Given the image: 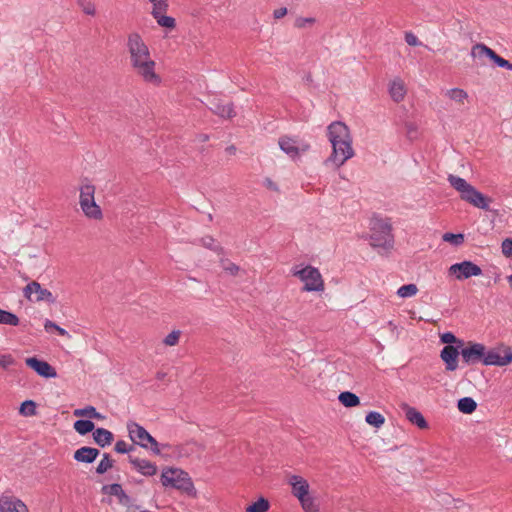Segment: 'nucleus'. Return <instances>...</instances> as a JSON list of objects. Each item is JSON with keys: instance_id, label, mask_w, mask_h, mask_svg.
<instances>
[{"instance_id": "obj_1", "label": "nucleus", "mask_w": 512, "mask_h": 512, "mask_svg": "<svg viewBox=\"0 0 512 512\" xmlns=\"http://www.w3.org/2000/svg\"><path fill=\"white\" fill-rule=\"evenodd\" d=\"M127 50L130 65L135 73L145 82L158 85L161 78L155 72V61L151 58L150 50L141 35L137 32L128 34Z\"/></svg>"}, {"instance_id": "obj_3", "label": "nucleus", "mask_w": 512, "mask_h": 512, "mask_svg": "<svg viewBox=\"0 0 512 512\" xmlns=\"http://www.w3.org/2000/svg\"><path fill=\"white\" fill-rule=\"evenodd\" d=\"M447 180L449 184L459 193L461 200L484 211L490 210V203L492 202V199L482 194L465 179L450 174Z\"/></svg>"}, {"instance_id": "obj_52", "label": "nucleus", "mask_w": 512, "mask_h": 512, "mask_svg": "<svg viewBox=\"0 0 512 512\" xmlns=\"http://www.w3.org/2000/svg\"><path fill=\"white\" fill-rule=\"evenodd\" d=\"M83 11L87 15H94L96 12L94 5L91 3H88L87 6L84 7Z\"/></svg>"}, {"instance_id": "obj_4", "label": "nucleus", "mask_w": 512, "mask_h": 512, "mask_svg": "<svg viewBox=\"0 0 512 512\" xmlns=\"http://www.w3.org/2000/svg\"><path fill=\"white\" fill-rule=\"evenodd\" d=\"M161 483L165 487H172L191 497H196L197 492L192 479L187 472L179 468H165L161 474Z\"/></svg>"}, {"instance_id": "obj_36", "label": "nucleus", "mask_w": 512, "mask_h": 512, "mask_svg": "<svg viewBox=\"0 0 512 512\" xmlns=\"http://www.w3.org/2000/svg\"><path fill=\"white\" fill-rule=\"evenodd\" d=\"M442 240L444 242H448L451 245L458 247L461 246L464 243L465 236L462 233L454 234V233H444L442 236Z\"/></svg>"}, {"instance_id": "obj_35", "label": "nucleus", "mask_w": 512, "mask_h": 512, "mask_svg": "<svg viewBox=\"0 0 512 512\" xmlns=\"http://www.w3.org/2000/svg\"><path fill=\"white\" fill-rule=\"evenodd\" d=\"M152 4L151 15L157 16L159 14H165L168 10V2L167 0H148Z\"/></svg>"}, {"instance_id": "obj_55", "label": "nucleus", "mask_w": 512, "mask_h": 512, "mask_svg": "<svg viewBox=\"0 0 512 512\" xmlns=\"http://www.w3.org/2000/svg\"><path fill=\"white\" fill-rule=\"evenodd\" d=\"M225 151H226L229 155H235V154H236V151H237V148H236L234 145H230V146L226 147Z\"/></svg>"}, {"instance_id": "obj_48", "label": "nucleus", "mask_w": 512, "mask_h": 512, "mask_svg": "<svg viewBox=\"0 0 512 512\" xmlns=\"http://www.w3.org/2000/svg\"><path fill=\"white\" fill-rule=\"evenodd\" d=\"M115 451L118 453H127L130 451L128 444L125 441H117L115 444Z\"/></svg>"}, {"instance_id": "obj_45", "label": "nucleus", "mask_w": 512, "mask_h": 512, "mask_svg": "<svg viewBox=\"0 0 512 512\" xmlns=\"http://www.w3.org/2000/svg\"><path fill=\"white\" fill-rule=\"evenodd\" d=\"M502 253L505 257H512V238H506L501 244Z\"/></svg>"}, {"instance_id": "obj_17", "label": "nucleus", "mask_w": 512, "mask_h": 512, "mask_svg": "<svg viewBox=\"0 0 512 512\" xmlns=\"http://www.w3.org/2000/svg\"><path fill=\"white\" fill-rule=\"evenodd\" d=\"M25 362L28 367L33 369L42 377L50 378L56 377L57 375L55 368L46 361L39 360L36 357H30L27 358Z\"/></svg>"}, {"instance_id": "obj_44", "label": "nucleus", "mask_w": 512, "mask_h": 512, "mask_svg": "<svg viewBox=\"0 0 512 512\" xmlns=\"http://www.w3.org/2000/svg\"><path fill=\"white\" fill-rule=\"evenodd\" d=\"M200 241L204 247L211 249L213 251H219L222 249L221 247L214 245L215 240L212 236H205V237L201 238Z\"/></svg>"}, {"instance_id": "obj_26", "label": "nucleus", "mask_w": 512, "mask_h": 512, "mask_svg": "<svg viewBox=\"0 0 512 512\" xmlns=\"http://www.w3.org/2000/svg\"><path fill=\"white\" fill-rule=\"evenodd\" d=\"M94 441L101 447H105L111 444L113 441V434L104 428H98L93 432Z\"/></svg>"}, {"instance_id": "obj_32", "label": "nucleus", "mask_w": 512, "mask_h": 512, "mask_svg": "<svg viewBox=\"0 0 512 512\" xmlns=\"http://www.w3.org/2000/svg\"><path fill=\"white\" fill-rule=\"evenodd\" d=\"M338 399L345 407H355L360 402L359 397L351 392L340 393Z\"/></svg>"}, {"instance_id": "obj_10", "label": "nucleus", "mask_w": 512, "mask_h": 512, "mask_svg": "<svg viewBox=\"0 0 512 512\" xmlns=\"http://www.w3.org/2000/svg\"><path fill=\"white\" fill-rule=\"evenodd\" d=\"M23 295L27 300L31 302L45 301L47 303L53 304L56 301L52 292L46 288H43L37 281H31L28 283L23 288Z\"/></svg>"}, {"instance_id": "obj_14", "label": "nucleus", "mask_w": 512, "mask_h": 512, "mask_svg": "<svg viewBox=\"0 0 512 512\" xmlns=\"http://www.w3.org/2000/svg\"><path fill=\"white\" fill-rule=\"evenodd\" d=\"M0 512H30L27 505L11 492L0 494Z\"/></svg>"}, {"instance_id": "obj_40", "label": "nucleus", "mask_w": 512, "mask_h": 512, "mask_svg": "<svg viewBox=\"0 0 512 512\" xmlns=\"http://www.w3.org/2000/svg\"><path fill=\"white\" fill-rule=\"evenodd\" d=\"M440 340L442 343L447 345L456 344L455 347H463L464 341L462 339L457 338L452 332L443 333L440 336Z\"/></svg>"}, {"instance_id": "obj_49", "label": "nucleus", "mask_w": 512, "mask_h": 512, "mask_svg": "<svg viewBox=\"0 0 512 512\" xmlns=\"http://www.w3.org/2000/svg\"><path fill=\"white\" fill-rule=\"evenodd\" d=\"M497 65L502 68H507L509 70H512V63H510L508 60L502 58L501 56L498 59Z\"/></svg>"}, {"instance_id": "obj_37", "label": "nucleus", "mask_w": 512, "mask_h": 512, "mask_svg": "<svg viewBox=\"0 0 512 512\" xmlns=\"http://www.w3.org/2000/svg\"><path fill=\"white\" fill-rule=\"evenodd\" d=\"M418 291L419 289L417 285L411 283L401 286L396 293L400 298H408L415 296L418 293Z\"/></svg>"}, {"instance_id": "obj_42", "label": "nucleus", "mask_w": 512, "mask_h": 512, "mask_svg": "<svg viewBox=\"0 0 512 512\" xmlns=\"http://www.w3.org/2000/svg\"><path fill=\"white\" fill-rule=\"evenodd\" d=\"M113 465V461L110 459L108 454H104L102 460L99 462L96 471L99 474L107 472Z\"/></svg>"}, {"instance_id": "obj_41", "label": "nucleus", "mask_w": 512, "mask_h": 512, "mask_svg": "<svg viewBox=\"0 0 512 512\" xmlns=\"http://www.w3.org/2000/svg\"><path fill=\"white\" fill-rule=\"evenodd\" d=\"M221 263H222L223 270L232 276H237L239 274V272L241 271V268L237 264L230 262L227 259L222 260Z\"/></svg>"}, {"instance_id": "obj_54", "label": "nucleus", "mask_w": 512, "mask_h": 512, "mask_svg": "<svg viewBox=\"0 0 512 512\" xmlns=\"http://www.w3.org/2000/svg\"><path fill=\"white\" fill-rule=\"evenodd\" d=\"M12 362V359L10 356H0V365L3 367L10 364Z\"/></svg>"}, {"instance_id": "obj_27", "label": "nucleus", "mask_w": 512, "mask_h": 512, "mask_svg": "<svg viewBox=\"0 0 512 512\" xmlns=\"http://www.w3.org/2000/svg\"><path fill=\"white\" fill-rule=\"evenodd\" d=\"M73 415L75 417H85V418H89V419H104V416H102L100 413H98L93 406H87L85 408L75 409L73 411Z\"/></svg>"}, {"instance_id": "obj_20", "label": "nucleus", "mask_w": 512, "mask_h": 512, "mask_svg": "<svg viewBox=\"0 0 512 512\" xmlns=\"http://www.w3.org/2000/svg\"><path fill=\"white\" fill-rule=\"evenodd\" d=\"M210 110L222 118H232L236 115L232 103L225 104L221 101H213Z\"/></svg>"}, {"instance_id": "obj_5", "label": "nucleus", "mask_w": 512, "mask_h": 512, "mask_svg": "<svg viewBox=\"0 0 512 512\" xmlns=\"http://www.w3.org/2000/svg\"><path fill=\"white\" fill-rule=\"evenodd\" d=\"M79 190V204L84 215L89 219L101 220L103 213L95 201L96 187L86 180L82 183Z\"/></svg>"}, {"instance_id": "obj_39", "label": "nucleus", "mask_w": 512, "mask_h": 512, "mask_svg": "<svg viewBox=\"0 0 512 512\" xmlns=\"http://www.w3.org/2000/svg\"><path fill=\"white\" fill-rule=\"evenodd\" d=\"M157 24L161 27L167 29H174L176 27V20L171 16H166L165 14H159L153 17Z\"/></svg>"}, {"instance_id": "obj_58", "label": "nucleus", "mask_w": 512, "mask_h": 512, "mask_svg": "<svg viewBox=\"0 0 512 512\" xmlns=\"http://www.w3.org/2000/svg\"><path fill=\"white\" fill-rule=\"evenodd\" d=\"M163 376L164 375H159L160 381H162L164 379Z\"/></svg>"}, {"instance_id": "obj_8", "label": "nucleus", "mask_w": 512, "mask_h": 512, "mask_svg": "<svg viewBox=\"0 0 512 512\" xmlns=\"http://www.w3.org/2000/svg\"><path fill=\"white\" fill-rule=\"evenodd\" d=\"M127 427L130 439L135 444H138L144 448L150 447L154 453L160 454L158 442L142 426L132 422L129 423Z\"/></svg>"}, {"instance_id": "obj_47", "label": "nucleus", "mask_w": 512, "mask_h": 512, "mask_svg": "<svg viewBox=\"0 0 512 512\" xmlns=\"http://www.w3.org/2000/svg\"><path fill=\"white\" fill-rule=\"evenodd\" d=\"M405 41L409 46H418L421 44L418 37L412 32L405 33Z\"/></svg>"}, {"instance_id": "obj_34", "label": "nucleus", "mask_w": 512, "mask_h": 512, "mask_svg": "<svg viewBox=\"0 0 512 512\" xmlns=\"http://www.w3.org/2000/svg\"><path fill=\"white\" fill-rule=\"evenodd\" d=\"M19 413H20V415H22L24 417L35 416L36 413H37V411H36V403L34 401H32V400L24 401L20 405Z\"/></svg>"}, {"instance_id": "obj_28", "label": "nucleus", "mask_w": 512, "mask_h": 512, "mask_svg": "<svg viewBox=\"0 0 512 512\" xmlns=\"http://www.w3.org/2000/svg\"><path fill=\"white\" fill-rule=\"evenodd\" d=\"M460 412L464 414H471L477 408V403L470 397L461 398L457 405Z\"/></svg>"}, {"instance_id": "obj_7", "label": "nucleus", "mask_w": 512, "mask_h": 512, "mask_svg": "<svg viewBox=\"0 0 512 512\" xmlns=\"http://www.w3.org/2000/svg\"><path fill=\"white\" fill-rule=\"evenodd\" d=\"M293 276L304 282L303 290L307 292H320L324 290V281L319 270L312 266L293 271Z\"/></svg>"}, {"instance_id": "obj_50", "label": "nucleus", "mask_w": 512, "mask_h": 512, "mask_svg": "<svg viewBox=\"0 0 512 512\" xmlns=\"http://www.w3.org/2000/svg\"><path fill=\"white\" fill-rule=\"evenodd\" d=\"M287 14V8L282 7L279 9H276L273 13L275 19H280L284 17Z\"/></svg>"}, {"instance_id": "obj_16", "label": "nucleus", "mask_w": 512, "mask_h": 512, "mask_svg": "<svg viewBox=\"0 0 512 512\" xmlns=\"http://www.w3.org/2000/svg\"><path fill=\"white\" fill-rule=\"evenodd\" d=\"M461 347L454 345H446L440 352V358L444 362L446 370L455 371L458 368L459 355H461Z\"/></svg>"}, {"instance_id": "obj_12", "label": "nucleus", "mask_w": 512, "mask_h": 512, "mask_svg": "<svg viewBox=\"0 0 512 512\" xmlns=\"http://www.w3.org/2000/svg\"><path fill=\"white\" fill-rule=\"evenodd\" d=\"M278 144L280 149L293 159L299 157L301 153L308 151L310 148L308 143L288 136L280 137Z\"/></svg>"}, {"instance_id": "obj_56", "label": "nucleus", "mask_w": 512, "mask_h": 512, "mask_svg": "<svg viewBox=\"0 0 512 512\" xmlns=\"http://www.w3.org/2000/svg\"><path fill=\"white\" fill-rule=\"evenodd\" d=\"M55 331H57L59 333V335H61V336L69 337L68 332L65 329L61 328L60 326L56 327Z\"/></svg>"}, {"instance_id": "obj_30", "label": "nucleus", "mask_w": 512, "mask_h": 512, "mask_svg": "<svg viewBox=\"0 0 512 512\" xmlns=\"http://www.w3.org/2000/svg\"><path fill=\"white\" fill-rule=\"evenodd\" d=\"M20 323L19 317L7 310L0 309V324L18 326Z\"/></svg>"}, {"instance_id": "obj_11", "label": "nucleus", "mask_w": 512, "mask_h": 512, "mask_svg": "<svg viewBox=\"0 0 512 512\" xmlns=\"http://www.w3.org/2000/svg\"><path fill=\"white\" fill-rule=\"evenodd\" d=\"M461 349V358L465 364L471 365L476 363H483L485 345L478 342L469 341Z\"/></svg>"}, {"instance_id": "obj_38", "label": "nucleus", "mask_w": 512, "mask_h": 512, "mask_svg": "<svg viewBox=\"0 0 512 512\" xmlns=\"http://www.w3.org/2000/svg\"><path fill=\"white\" fill-rule=\"evenodd\" d=\"M269 502L265 498H259L256 502L246 507V512H267Z\"/></svg>"}, {"instance_id": "obj_21", "label": "nucleus", "mask_w": 512, "mask_h": 512, "mask_svg": "<svg viewBox=\"0 0 512 512\" xmlns=\"http://www.w3.org/2000/svg\"><path fill=\"white\" fill-rule=\"evenodd\" d=\"M303 512H321V504L317 496L312 493L298 499Z\"/></svg>"}, {"instance_id": "obj_18", "label": "nucleus", "mask_w": 512, "mask_h": 512, "mask_svg": "<svg viewBox=\"0 0 512 512\" xmlns=\"http://www.w3.org/2000/svg\"><path fill=\"white\" fill-rule=\"evenodd\" d=\"M402 411L404 412L406 418L414 425H416L420 429L428 428V423L423 417V415L414 407L409 406L406 403H402L400 405Z\"/></svg>"}, {"instance_id": "obj_23", "label": "nucleus", "mask_w": 512, "mask_h": 512, "mask_svg": "<svg viewBox=\"0 0 512 512\" xmlns=\"http://www.w3.org/2000/svg\"><path fill=\"white\" fill-rule=\"evenodd\" d=\"M389 94L393 101L401 102L406 95V88L404 82L400 78H396L391 81L389 85Z\"/></svg>"}, {"instance_id": "obj_6", "label": "nucleus", "mask_w": 512, "mask_h": 512, "mask_svg": "<svg viewBox=\"0 0 512 512\" xmlns=\"http://www.w3.org/2000/svg\"><path fill=\"white\" fill-rule=\"evenodd\" d=\"M370 238L373 247L391 249L394 243L391 223L388 220L374 219L371 223Z\"/></svg>"}, {"instance_id": "obj_24", "label": "nucleus", "mask_w": 512, "mask_h": 512, "mask_svg": "<svg viewBox=\"0 0 512 512\" xmlns=\"http://www.w3.org/2000/svg\"><path fill=\"white\" fill-rule=\"evenodd\" d=\"M471 56L473 58L479 56H487L489 57L495 64H497L498 62V59H499V55L494 51L492 50L491 48H489L488 46H486L485 44H482V43H478V44H475L472 49H471Z\"/></svg>"}, {"instance_id": "obj_15", "label": "nucleus", "mask_w": 512, "mask_h": 512, "mask_svg": "<svg viewBox=\"0 0 512 512\" xmlns=\"http://www.w3.org/2000/svg\"><path fill=\"white\" fill-rule=\"evenodd\" d=\"M286 481L287 484L291 487V494L297 500L311 493L309 482L301 475L288 474Z\"/></svg>"}, {"instance_id": "obj_22", "label": "nucleus", "mask_w": 512, "mask_h": 512, "mask_svg": "<svg viewBox=\"0 0 512 512\" xmlns=\"http://www.w3.org/2000/svg\"><path fill=\"white\" fill-rule=\"evenodd\" d=\"M99 455V450L92 447H81L74 452V459L78 462L92 463Z\"/></svg>"}, {"instance_id": "obj_29", "label": "nucleus", "mask_w": 512, "mask_h": 512, "mask_svg": "<svg viewBox=\"0 0 512 512\" xmlns=\"http://www.w3.org/2000/svg\"><path fill=\"white\" fill-rule=\"evenodd\" d=\"M365 421L368 425H370L372 427L380 428L381 426H383L385 424L386 420H385V417L381 413L376 412V411H371L366 415Z\"/></svg>"}, {"instance_id": "obj_46", "label": "nucleus", "mask_w": 512, "mask_h": 512, "mask_svg": "<svg viewBox=\"0 0 512 512\" xmlns=\"http://www.w3.org/2000/svg\"><path fill=\"white\" fill-rule=\"evenodd\" d=\"M315 18L313 17H298L296 20H295V27L297 28H304L307 24H314L315 23Z\"/></svg>"}, {"instance_id": "obj_33", "label": "nucleus", "mask_w": 512, "mask_h": 512, "mask_svg": "<svg viewBox=\"0 0 512 512\" xmlns=\"http://www.w3.org/2000/svg\"><path fill=\"white\" fill-rule=\"evenodd\" d=\"M75 431L80 435H85L94 430V423L90 420H77L73 425Z\"/></svg>"}, {"instance_id": "obj_51", "label": "nucleus", "mask_w": 512, "mask_h": 512, "mask_svg": "<svg viewBox=\"0 0 512 512\" xmlns=\"http://www.w3.org/2000/svg\"><path fill=\"white\" fill-rule=\"evenodd\" d=\"M56 327H58V325L49 319H46V321L44 322V329L47 332L51 330H56Z\"/></svg>"}, {"instance_id": "obj_53", "label": "nucleus", "mask_w": 512, "mask_h": 512, "mask_svg": "<svg viewBox=\"0 0 512 512\" xmlns=\"http://www.w3.org/2000/svg\"><path fill=\"white\" fill-rule=\"evenodd\" d=\"M265 184L268 189L275 190V191L278 190V187L276 186V184L269 178H267L265 180Z\"/></svg>"}, {"instance_id": "obj_31", "label": "nucleus", "mask_w": 512, "mask_h": 512, "mask_svg": "<svg viewBox=\"0 0 512 512\" xmlns=\"http://www.w3.org/2000/svg\"><path fill=\"white\" fill-rule=\"evenodd\" d=\"M108 493L110 495H114L119 497L120 503L123 505H127L129 502V497L125 494L120 484H112L106 487Z\"/></svg>"}, {"instance_id": "obj_25", "label": "nucleus", "mask_w": 512, "mask_h": 512, "mask_svg": "<svg viewBox=\"0 0 512 512\" xmlns=\"http://www.w3.org/2000/svg\"><path fill=\"white\" fill-rule=\"evenodd\" d=\"M445 96L449 100H451L459 105H464L469 99L468 93L462 88L448 89L445 92Z\"/></svg>"}, {"instance_id": "obj_43", "label": "nucleus", "mask_w": 512, "mask_h": 512, "mask_svg": "<svg viewBox=\"0 0 512 512\" xmlns=\"http://www.w3.org/2000/svg\"><path fill=\"white\" fill-rule=\"evenodd\" d=\"M180 336H181V331L180 330H173L171 333H169L164 339H163V343L166 345V346H175L178 344L179 342V339H180Z\"/></svg>"}, {"instance_id": "obj_19", "label": "nucleus", "mask_w": 512, "mask_h": 512, "mask_svg": "<svg viewBox=\"0 0 512 512\" xmlns=\"http://www.w3.org/2000/svg\"><path fill=\"white\" fill-rule=\"evenodd\" d=\"M129 461L134 469L145 476H153L157 472V466L149 460L130 456Z\"/></svg>"}, {"instance_id": "obj_9", "label": "nucleus", "mask_w": 512, "mask_h": 512, "mask_svg": "<svg viewBox=\"0 0 512 512\" xmlns=\"http://www.w3.org/2000/svg\"><path fill=\"white\" fill-rule=\"evenodd\" d=\"M484 365L506 366L512 362V350L508 346H499L484 352Z\"/></svg>"}, {"instance_id": "obj_57", "label": "nucleus", "mask_w": 512, "mask_h": 512, "mask_svg": "<svg viewBox=\"0 0 512 512\" xmlns=\"http://www.w3.org/2000/svg\"><path fill=\"white\" fill-rule=\"evenodd\" d=\"M202 141H207L208 140V136L207 135H203L202 138H201Z\"/></svg>"}, {"instance_id": "obj_2", "label": "nucleus", "mask_w": 512, "mask_h": 512, "mask_svg": "<svg viewBox=\"0 0 512 512\" xmlns=\"http://www.w3.org/2000/svg\"><path fill=\"white\" fill-rule=\"evenodd\" d=\"M329 141L332 144V154L326 159V165H333L335 169L342 166L353 157L352 138L348 127L343 122H333L328 126Z\"/></svg>"}, {"instance_id": "obj_13", "label": "nucleus", "mask_w": 512, "mask_h": 512, "mask_svg": "<svg viewBox=\"0 0 512 512\" xmlns=\"http://www.w3.org/2000/svg\"><path fill=\"white\" fill-rule=\"evenodd\" d=\"M449 273L455 275L458 280L479 276L482 274L481 268L471 261H463L450 266Z\"/></svg>"}]
</instances>
